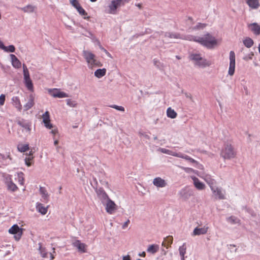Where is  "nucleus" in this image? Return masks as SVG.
I'll use <instances>...</instances> for the list:
<instances>
[{
	"label": "nucleus",
	"instance_id": "obj_1",
	"mask_svg": "<svg viewBox=\"0 0 260 260\" xmlns=\"http://www.w3.org/2000/svg\"><path fill=\"white\" fill-rule=\"evenodd\" d=\"M186 39L199 42L204 46L210 48L216 47L218 43V40L210 34H207L203 37L190 36Z\"/></svg>",
	"mask_w": 260,
	"mask_h": 260
},
{
	"label": "nucleus",
	"instance_id": "obj_2",
	"mask_svg": "<svg viewBox=\"0 0 260 260\" xmlns=\"http://www.w3.org/2000/svg\"><path fill=\"white\" fill-rule=\"evenodd\" d=\"M188 57L194 65L199 68H205L211 65V62L203 57L200 54L191 53Z\"/></svg>",
	"mask_w": 260,
	"mask_h": 260
},
{
	"label": "nucleus",
	"instance_id": "obj_3",
	"mask_svg": "<svg viewBox=\"0 0 260 260\" xmlns=\"http://www.w3.org/2000/svg\"><path fill=\"white\" fill-rule=\"evenodd\" d=\"M131 0H111L107 6V13L110 14H116L118 9L128 3Z\"/></svg>",
	"mask_w": 260,
	"mask_h": 260
},
{
	"label": "nucleus",
	"instance_id": "obj_4",
	"mask_svg": "<svg viewBox=\"0 0 260 260\" xmlns=\"http://www.w3.org/2000/svg\"><path fill=\"white\" fill-rule=\"evenodd\" d=\"M83 55L88 63L89 68H92L94 67H101L102 66L101 62L97 59L95 55L90 51L84 50Z\"/></svg>",
	"mask_w": 260,
	"mask_h": 260
},
{
	"label": "nucleus",
	"instance_id": "obj_5",
	"mask_svg": "<svg viewBox=\"0 0 260 260\" xmlns=\"http://www.w3.org/2000/svg\"><path fill=\"white\" fill-rule=\"evenodd\" d=\"M220 155L224 159H231L236 156V152L231 144L226 143L221 150Z\"/></svg>",
	"mask_w": 260,
	"mask_h": 260
},
{
	"label": "nucleus",
	"instance_id": "obj_6",
	"mask_svg": "<svg viewBox=\"0 0 260 260\" xmlns=\"http://www.w3.org/2000/svg\"><path fill=\"white\" fill-rule=\"evenodd\" d=\"M158 150L159 151H160L161 152H162L163 153L184 159L185 160H188L189 162H190L191 163L199 164L198 161L197 160H196L195 159H193L192 158L190 157V156H189L187 155L183 154L180 152L177 153V152L172 151L170 150L167 149L166 148H159Z\"/></svg>",
	"mask_w": 260,
	"mask_h": 260
},
{
	"label": "nucleus",
	"instance_id": "obj_7",
	"mask_svg": "<svg viewBox=\"0 0 260 260\" xmlns=\"http://www.w3.org/2000/svg\"><path fill=\"white\" fill-rule=\"evenodd\" d=\"M95 191L99 199L105 205L106 202L110 199L107 193L102 187L96 188Z\"/></svg>",
	"mask_w": 260,
	"mask_h": 260
},
{
	"label": "nucleus",
	"instance_id": "obj_8",
	"mask_svg": "<svg viewBox=\"0 0 260 260\" xmlns=\"http://www.w3.org/2000/svg\"><path fill=\"white\" fill-rule=\"evenodd\" d=\"M230 65L228 74L232 76L235 73V54L233 51L230 52Z\"/></svg>",
	"mask_w": 260,
	"mask_h": 260
},
{
	"label": "nucleus",
	"instance_id": "obj_9",
	"mask_svg": "<svg viewBox=\"0 0 260 260\" xmlns=\"http://www.w3.org/2000/svg\"><path fill=\"white\" fill-rule=\"evenodd\" d=\"M9 232L12 234H15V239L19 240L22 235V229L20 228L17 224H14L9 230Z\"/></svg>",
	"mask_w": 260,
	"mask_h": 260
},
{
	"label": "nucleus",
	"instance_id": "obj_10",
	"mask_svg": "<svg viewBox=\"0 0 260 260\" xmlns=\"http://www.w3.org/2000/svg\"><path fill=\"white\" fill-rule=\"evenodd\" d=\"M104 205L106 206L105 209L106 212L110 214H113L116 209V205L110 199L106 202Z\"/></svg>",
	"mask_w": 260,
	"mask_h": 260
},
{
	"label": "nucleus",
	"instance_id": "obj_11",
	"mask_svg": "<svg viewBox=\"0 0 260 260\" xmlns=\"http://www.w3.org/2000/svg\"><path fill=\"white\" fill-rule=\"evenodd\" d=\"M49 92L51 95L54 98H63L69 97V95L67 93L61 91L59 89L54 88L53 89H49Z\"/></svg>",
	"mask_w": 260,
	"mask_h": 260
},
{
	"label": "nucleus",
	"instance_id": "obj_12",
	"mask_svg": "<svg viewBox=\"0 0 260 260\" xmlns=\"http://www.w3.org/2000/svg\"><path fill=\"white\" fill-rule=\"evenodd\" d=\"M211 190L216 199L219 200H223L225 199L224 192H223L221 188L215 186L213 188H211Z\"/></svg>",
	"mask_w": 260,
	"mask_h": 260
},
{
	"label": "nucleus",
	"instance_id": "obj_13",
	"mask_svg": "<svg viewBox=\"0 0 260 260\" xmlns=\"http://www.w3.org/2000/svg\"><path fill=\"white\" fill-rule=\"evenodd\" d=\"M43 122L45 126L48 129H51L53 127V125L50 123V114L48 111H46L42 115Z\"/></svg>",
	"mask_w": 260,
	"mask_h": 260
},
{
	"label": "nucleus",
	"instance_id": "obj_14",
	"mask_svg": "<svg viewBox=\"0 0 260 260\" xmlns=\"http://www.w3.org/2000/svg\"><path fill=\"white\" fill-rule=\"evenodd\" d=\"M162 38H164L165 39L164 41H169L173 39H179L180 38V35L177 33L174 32H162L161 34Z\"/></svg>",
	"mask_w": 260,
	"mask_h": 260
},
{
	"label": "nucleus",
	"instance_id": "obj_15",
	"mask_svg": "<svg viewBox=\"0 0 260 260\" xmlns=\"http://www.w3.org/2000/svg\"><path fill=\"white\" fill-rule=\"evenodd\" d=\"M17 124L23 127L25 131L30 133L31 131V122L26 120L22 119L17 121Z\"/></svg>",
	"mask_w": 260,
	"mask_h": 260
},
{
	"label": "nucleus",
	"instance_id": "obj_16",
	"mask_svg": "<svg viewBox=\"0 0 260 260\" xmlns=\"http://www.w3.org/2000/svg\"><path fill=\"white\" fill-rule=\"evenodd\" d=\"M179 194L181 198L184 199H188L193 195V191L191 189L183 188L180 191Z\"/></svg>",
	"mask_w": 260,
	"mask_h": 260
},
{
	"label": "nucleus",
	"instance_id": "obj_17",
	"mask_svg": "<svg viewBox=\"0 0 260 260\" xmlns=\"http://www.w3.org/2000/svg\"><path fill=\"white\" fill-rule=\"evenodd\" d=\"M202 177L206 182V183L209 185L210 188H213L214 186H215L216 184V181L215 179H213L211 175L208 174L204 175L203 176H200Z\"/></svg>",
	"mask_w": 260,
	"mask_h": 260
},
{
	"label": "nucleus",
	"instance_id": "obj_18",
	"mask_svg": "<svg viewBox=\"0 0 260 260\" xmlns=\"http://www.w3.org/2000/svg\"><path fill=\"white\" fill-rule=\"evenodd\" d=\"M153 184L157 187H165L167 183L166 181L160 177H156L153 180Z\"/></svg>",
	"mask_w": 260,
	"mask_h": 260
},
{
	"label": "nucleus",
	"instance_id": "obj_19",
	"mask_svg": "<svg viewBox=\"0 0 260 260\" xmlns=\"http://www.w3.org/2000/svg\"><path fill=\"white\" fill-rule=\"evenodd\" d=\"M191 179L193 180V184L196 188L198 190H203L205 188V185L201 182L199 179L195 176H192Z\"/></svg>",
	"mask_w": 260,
	"mask_h": 260
},
{
	"label": "nucleus",
	"instance_id": "obj_20",
	"mask_svg": "<svg viewBox=\"0 0 260 260\" xmlns=\"http://www.w3.org/2000/svg\"><path fill=\"white\" fill-rule=\"evenodd\" d=\"M248 27L255 35L260 34V26L257 23L249 24Z\"/></svg>",
	"mask_w": 260,
	"mask_h": 260
},
{
	"label": "nucleus",
	"instance_id": "obj_21",
	"mask_svg": "<svg viewBox=\"0 0 260 260\" xmlns=\"http://www.w3.org/2000/svg\"><path fill=\"white\" fill-rule=\"evenodd\" d=\"M73 245L76 247L78 251L81 252H85V245L81 242L79 240H77L73 243Z\"/></svg>",
	"mask_w": 260,
	"mask_h": 260
},
{
	"label": "nucleus",
	"instance_id": "obj_22",
	"mask_svg": "<svg viewBox=\"0 0 260 260\" xmlns=\"http://www.w3.org/2000/svg\"><path fill=\"white\" fill-rule=\"evenodd\" d=\"M208 228L204 226L203 228H196L193 231V235H201L207 233Z\"/></svg>",
	"mask_w": 260,
	"mask_h": 260
},
{
	"label": "nucleus",
	"instance_id": "obj_23",
	"mask_svg": "<svg viewBox=\"0 0 260 260\" xmlns=\"http://www.w3.org/2000/svg\"><path fill=\"white\" fill-rule=\"evenodd\" d=\"M10 56L11 59L12 66L15 68H20L21 67V63L16 56L14 54H10Z\"/></svg>",
	"mask_w": 260,
	"mask_h": 260
},
{
	"label": "nucleus",
	"instance_id": "obj_24",
	"mask_svg": "<svg viewBox=\"0 0 260 260\" xmlns=\"http://www.w3.org/2000/svg\"><path fill=\"white\" fill-rule=\"evenodd\" d=\"M34 97L32 94H30L29 97L28 102L24 105V108L25 111H27L31 108L34 105Z\"/></svg>",
	"mask_w": 260,
	"mask_h": 260
},
{
	"label": "nucleus",
	"instance_id": "obj_25",
	"mask_svg": "<svg viewBox=\"0 0 260 260\" xmlns=\"http://www.w3.org/2000/svg\"><path fill=\"white\" fill-rule=\"evenodd\" d=\"M12 103L16 108L20 111L22 109V105L21 104L19 98L18 96H13L12 98Z\"/></svg>",
	"mask_w": 260,
	"mask_h": 260
},
{
	"label": "nucleus",
	"instance_id": "obj_26",
	"mask_svg": "<svg viewBox=\"0 0 260 260\" xmlns=\"http://www.w3.org/2000/svg\"><path fill=\"white\" fill-rule=\"evenodd\" d=\"M36 209L39 212L41 213L42 215L46 214L47 212V207H44L42 204L40 203H37Z\"/></svg>",
	"mask_w": 260,
	"mask_h": 260
},
{
	"label": "nucleus",
	"instance_id": "obj_27",
	"mask_svg": "<svg viewBox=\"0 0 260 260\" xmlns=\"http://www.w3.org/2000/svg\"><path fill=\"white\" fill-rule=\"evenodd\" d=\"M247 4L250 8L253 9H256L259 6L258 0H249V1H247Z\"/></svg>",
	"mask_w": 260,
	"mask_h": 260
},
{
	"label": "nucleus",
	"instance_id": "obj_28",
	"mask_svg": "<svg viewBox=\"0 0 260 260\" xmlns=\"http://www.w3.org/2000/svg\"><path fill=\"white\" fill-rule=\"evenodd\" d=\"M40 192L42 195V197L44 201L48 202L49 198V194L44 187H40L39 189Z\"/></svg>",
	"mask_w": 260,
	"mask_h": 260
},
{
	"label": "nucleus",
	"instance_id": "obj_29",
	"mask_svg": "<svg viewBox=\"0 0 260 260\" xmlns=\"http://www.w3.org/2000/svg\"><path fill=\"white\" fill-rule=\"evenodd\" d=\"M106 69H105V68H103L102 69H99L96 70L94 72V76L98 78H101L102 77L106 75Z\"/></svg>",
	"mask_w": 260,
	"mask_h": 260
},
{
	"label": "nucleus",
	"instance_id": "obj_30",
	"mask_svg": "<svg viewBox=\"0 0 260 260\" xmlns=\"http://www.w3.org/2000/svg\"><path fill=\"white\" fill-rule=\"evenodd\" d=\"M19 9L22 10L25 13H30L34 12L36 7L32 5H28L24 7L20 8Z\"/></svg>",
	"mask_w": 260,
	"mask_h": 260
},
{
	"label": "nucleus",
	"instance_id": "obj_31",
	"mask_svg": "<svg viewBox=\"0 0 260 260\" xmlns=\"http://www.w3.org/2000/svg\"><path fill=\"white\" fill-rule=\"evenodd\" d=\"M179 254L181 257V260H185V254L186 251V246L185 243H183V245L179 247Z\"/></svg>",
	"mask_w": 260,
	"mask_h": 260
},
{
	"label": "nucleus",
	"instance_id": "obj_32",
	"mask_svg": "<svg viewBox=\"0 0 260 260\" xmlns=\"http://www.w3.org/2000/svg\"><path fill=\"white\" fill-rule=\"evenodd\" d=\"M159 250V246L155 244L150 245L147 248V252L152 254L155 253Z\"/></svg>",
	"mask_w": 260,
	"mask_h": 260
},
{
	"label": "nucleus",
	"instance_id": "obj_33",
	"mask_svg": "<svg viewBox=\"0 0 260 260\" xmlns=\"http://www.w3.org/2000/svg\"><path fill=\"white\" fill-rule=\"evenodd\" d=\"M167 115L168 117L174 119L177 117V114L174 110L169 107L167 110Z\"/></svg>",
	"mask_w": 260,
	"mask_h": 260
},
{
	"label": "nucleus",
	"instance_id": "obj_34",
	"mask_svg": "<svg viewBox=\"0 0 260 260\" xmlns=\"http://www.w3.org/2000/svg\"><path fill=\"white\" fill-rule=\"evenodd\" d=\"M39 250L42 257L46 258L48 257V253L46 251V248L42 247L41 243H39Z\"/></svg>",
	"mask_w": 260,
	"mask_h": 260
},
{
	"label": "nucleus",
	"instance_id": "obj_35",
	"mask_svg": "<svg viewBox=\"0 0 260 260\" xmlns=\"http://www.w3.org/2000/svg\"><path fill=\"white\" fill-rule=\"evenodd\" d=\"M7 189L9 191L14 192L16 191L18 189V187L17 185L13 182L11 181L7 184H6Z\"/></svg>",
	"mask_w": 260,
	"mask_h": 260
},
{
	"label": "nucleus",
	"instance_id": "obj_36",
	"mask_svg": "<svg viewBox=\"0 0 260 260\" xmlns=\"http://www.w3.org/2000/svg\"><path fill=\"white\" fill-rule=\"evenodd\" d=\"M154 65L159 70L163 71L164 70L165 65L163 63L159 61L158 60L156 59H154L153 60Z\"/></svg>",
	"mask_w": 260,
	"mask_h": 260
},
{
	"label": "nucleus",
	"instance_id": "obj_37",
	"mask_svg": "<svg viewBox=\"0 0 260 260\" xmlns=\"http://www.w3.org/2000/svg\"><path fill=\"white\" fill-rule=\"evenodd\" d=\"M243 44L247 48H250L253 44V40L250 38H246L243 40Z\"/></svg>",
	"mask_w": 260,
	"mask_h": 260
},
{
	"label": "nucleus",
	"instance_id": "obj_38",
	"mask_svg": "<svg viewBox=\"0 0 260 260\" xmlns=\"http://www.w3.org/2000/svg\"><path fill=\"white\" fill-rule=\"evenodd\" d=\"M24 83L28 90L33 91V84L30 78L24 80Z\"/></svg>",
	"mask_w": 260,
	"mask_h": 260
},
{
	"label": "nucleus",
	"instance_id": "obj_39",
	"mask_svg": "<svg viewBox=\"0 0 260 260\" xmlns=\"http://www.w3.org/2000/svg\"><path fill=\"white\" fill-rule=\"evenodd\" d=\"M76 10H77L78 12L80 14V15H81L82 16H84V19H89V17H85V16H86L87 14L81 6H80L79 8H77V9Z\"/></svg>",
	"mask_w": 260,
	"mask_h": 260
},
{
	"label": "nucleus",
	"instance_id": "obj_40",
	"mask_svg": "<svg viewBox=\"0 0 260 260\" xmlns=\"http://www.w3.org/2000/svg\"><path fill=\"white\" fill-rule=\"evenodd\" d=\"M18 149L20 152H24L29 149L28 144H22L18 146Z\"/></svg>",
	"mask_w": 260,
	"mask_h": 260
},
{
	"label": "nucleus",
	"instance_id": "obj_41",
	"mask_svg": "<svg viewBox=\"0 0 260 260\" xmlns=\"http://www.w3.org/2000/svg\"><path fill=\"white\" fill-rule=\"evenodd\" d=\"M17 179L18 182L21 185H23L24 184V174L23 173L20 172L17 173Z\"/></svg>",
	"mask_w": 260,
	"mask_h": 260
},
{
	"label": "nucleus",
	"instance_id": "obj_42",
	"mask_svg": "<svg viewBox=\"0 0 260 260\" xmlns=\"http://www.w3.org/2000/svg\"><path fill=\"white\" fill-rule=\"evenodd\" d=\"M165 241L167 242L168 245H166V243L163 242L162 243V246L166 247L167 248H168V247L173 243V237L172 236L167 237L166 238Z\"/></svg>",
	"mask_w": 260,
	"mask_h": 260
},
{
	"label": "nucleus",
	"instance_id": "obj_43",
	"mask_svg": "<svg viewBox=\"0 0 260 260\" xmlns=\"http://www.w3.org/2000/svg\"><path fill=\"white\" fill-rule=\"evenodd\" d=\"M5 184H7L12 181V176L9 174H4L3 175Z\"/></svg>",
	"mask_w": 260,
	"mask_h": 260
},
{
	"label": "nucleus",
	"instance_id": "obj_44",
	"mask_svg": "<svg viewBox=\"0 0 260 260\" xmlns=\"http://www.w3.org/2000/svg\"><path fill=\"white\" fill-rule=\"evenodd\" d=\"M23 68L24 79L26 80L27 79H29L30 77H29V72H28L26 67L24 64H23Z\"/></svg>",
	"mask_w": 260,
	"mask_h": 260
},
{
	"label": "nucleus",
	"instance_id": "obj_45",
	"mask_svg": "<svg viewBox=\"0 0 260 260\" xmlns=\"http://www.w3.org/2000/svg\"><path fill=\"white\" fill-rule=\"evenodd\" d=\"M67 104L71 107H76L77 105L75 101L71 99L67 100Z\"/></svg>",
	"mask_w": 260,
	"mask_h": 260
},
{
	"label": "nucleus",
	"instance_id": "obj_46",
	"mask_svg": "<svg viewBox=\"0 0 260 260\" xmlns=\"http://www.w3.org/2000/svg\"><path fill=\"white\" fill-rule=\"evenodd\" d=\"M33 156H31V155L30 156H28V157H26L25 158V164L28 166L29 167L31 166V162L30 161H31L33 159Z\"/></svg>",
	"mask_w": 260,
	"mask_h": 260
},
{
	"label": "nucleus",
	"instance_id": "obj_47",
	"mask_svg": "<svg viewBox=\"0 0 260 260\" xmlns=\"http://www.w3.org/2000/svg\"><path fill=\"white\" fill-rule=\"evenodd\" d=\"M1 159H2L4 160H6L7 159H9L10 161H11L12 160V158H11V155H10V152H7V153H6V155L2 154V156L1 157Z\"/></svg>",
	"mask_w": 260,
	"mask_h": 260
},
{
	"label": "nucleus",
	"instance_id": "obj_48",
	"mask_svg": "<svg viewBox=\"0 0 260 260\" xmlns=\"http://www.w3.org/2000/svg\"><path fill=\"white\" fill-rule=\"evenodd\" d=\"M70 3L76 9H77V8L81 6L77 0H70Z\"/></svg>",
	"mask_w": 260,
	"mask_h": 260
},
{
	"label": "nucleus",
	"instance_id": "obj_49",
	"mask_svg": "<svg viewBox=\"0 0 260 260\" xmlns=\"http://www.w3.org/2000/svg\"><path fill=\"white\" fill-rule=\"evenodd\" d=\"M110 107L122 112H124L125 110L124 108L122 106H119L116 105H112L110 106Z\"/></svg>",
	"mask_w": 260,
	"mask_h": 260
},
{
	"label": "nucleus",
	"instance_id": "obj_50",
	"mask_svg": "<svg viewBox=\"0 0 260 260\" xmlns=\"http://www.w3.org/2000/svg\"><path fill=\"white\" fill-rule=\"evenodd\" d=\"M206 24L204 23H198L196 26L193 27V29H197L200 28H203L206 26Z\"/></svg>",
	"mask_w": 260,
	"mask_h": 260
},
{
	"label": "nucleus",
	"instance_id": "obj_51",
	"mask_svg": "<svg viewBox=\"0 0 260 260\" xmlns=\"http://www.w3.org/2000/svg\"><path fill=\"white\" fill-rule=\"evenodd\" d=\"M5 95L4 94H2L0 95V106H3L4 105L5 101Z\"/></svg>",
	"mask_w": 260,
	"mask_h": 260
},
{
	"label": "nucleus",
	"instance_id": "obj_52",
	"mask_svg": "<svg viewBox=\"0 0 260 260\" xmlns=\"http://www.w3.org/2000/svg\"><path fill=\"white\" fill-rule=\"evenodd\" d=\"M181 168L182 169H183L186 173H190V172H194V170L193 169H192V168H185V167H181Z\"/></svg>",
	"mask_w": 260,
	"mask_h": 260
},
{
	"label": "nucleus",
	"instance_id": "obj_53",
	"mask_svg": "<svg viewBox=\"0 0 260 260\" xmlns=\"http://www.w3.org/2000/svg\"><path fill=\"white\" fill-rule=\"evenodd\" d=\"M253 56V53H251L250 54H248V55H245L243 57V59L245 60H248L252 59V56Z\"/></svg>",
	"mask_w": 260,
	"mask_h": 260
},
{
	"label": "nucleus",
	"instance_id": "obj_54",
	"mask_svg": "<svg viewBox=\"0 0 260 260\" xmlns=\"http://www.w3.org/2000/svg\"><path fill=\"white\" fill-rule=\"evenodd\" d=\"M184 94L186 98L189 99L192 102H193V98L191 93L186 92H184Z\"/></svg>",
	"mask_w": 260,
	"mask_h": 260
},
{
	"label": "nucleus",
	"instance_id": "obj_55",
	"mask_svg": "<svg viewBox=\"0 0 260 260\" xmlns=\"http://www.w3.org/2000/svg\"><path fill=\"white\" fill-rule=\"evenodd\" d=\"M130 222V221L129 219H127V220L126 221H125L124 224L122 225V229H125L128 226V224H129V223Z\"/></svg>",
	"mask_w": 260,
	"mask_h": 260
},
{
	"label": "nucleus",
	"instance_id": "obj_56",
	"mask_svg": "<svg viewBox=\"0 0 260 260\" xmlns=\"http://www.w3.org/2000/svg\"><path fill=\"white\" fill-rule=\"evenodd\" d=\"M122 260H131V259L129 255H127L123 256Z\"/></svg>",
	"mask_w": 260,
	"mask_h": 260
},
{
	"label": "nucleus",
	"instance_id": "obj_57",
	"mask_svg": "<svg viewBox=\"0 0 260 260\" xmlns=\"http://www.w3.org/2000/svg\"><path fill=\"white\" fill-rule=\"evenodd\" d=\"M100 181L101 182V183L104 185H105L106 186H108V182L106 181H102V180H100Z\"/></svg>",
	"mask_w": 260,
	"mask_h": 260
},
{
	"label": "nucleus",
	"instance_id": "obj_58",
	"mask_svg": "<svg viewBox=\"0 0 260 260\" xmlns=\"http://www.w3.org/2000/svg\"><path fill=\"white\" fill-rule=\"evenodd\" d=\"M0 49H7L1 41H0Z\"/></svg>",
	"mask_w": 260,
	"mask_h": 260
},
{
	"label": "nucleus",
	"instance_id": "obj_59",
	"mask_svg": "<svg viewBox=\"0 0 260 260\" xmlns=\"http://www.w3.org/2000/svg\"><path fill=\"white\" fill-rule=\"evenodd\" d=\"M50 133L53 135H55L58 133V131L57 129H53Z\"/></svg>",
	"mask_w": 260,
	"mask_h": 260
},
{
	"label": "nucleus",
	"instance_id": "obj_60",
	"mask_svg": "<svg viewBox=\"0 0 260 260\" xmlns=\"http://www.w3.org/2000/svg\"><path fill=\"white\" fill-rule=\"evenodd\" d=\"M140 134L143 136L146 139H150V137L146 134L140 133Z\"/></svg>",
	"mask_w": 260,
	"mask_h": 260
},
{
	"label": "nucleus",
	"instance_id": "obj_61",
	"mask_svg": "<svg viewBox=\"0 0 260 260\" xmlns=\"http://www.w3.org/2000/svg\"><path fill=\"white\" fill-rule=\"evenodd\" d=\"M139 255L140 256L145 257L146 255V253L144 251H143L141 253H139Z\"/></svg>",
	"mask_w": 260,
	"mask_h": 260
},
{
	"label": "nucleus",
	"instance_id": "obj_62",
	"mask_svg": "<svg viewBox=\"0 0 260 260\" xmlns=\"http://www.w3.org/2000/svg\"><path fill=\"white\" fill-rule=\"evenodd\" d=\"M7 49H15V47L11 45H9L8 47H7Z\"/></svg>",
	"mask_w": 260,
	"mask_h": 260
},
{
	"label": "nucleus",
	"instance_id": "obj_63",
	"mask_svg": "<svg viewBox=\"0 0 260 260\" xmlns=\"http://www.w3.org/2000/svg\"><path fill=\"white\" fill-rule=\"evenodd\" d=\"M105 51L108 56L112 58L111 54L109 52H107V50H105Z\"/></svg>",
	"mask_w": 260,
	"mask_h": 260
},
{
	"label": "nucleus",
	"instance_id": "obj_64",
	"mask_svg": "<svg viewBox=\"0 0 260 260\" xmlns=\"http://www.w3.org/2000/svg\"><path fill=\"white\" fill-rule=\"evenodd\" d=\"M5 51L7 52H14L15 50H4Z\"/></svg>",
	"mask_w": 260,
	"mask_h": 260
}]
</instances>
